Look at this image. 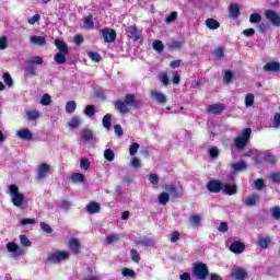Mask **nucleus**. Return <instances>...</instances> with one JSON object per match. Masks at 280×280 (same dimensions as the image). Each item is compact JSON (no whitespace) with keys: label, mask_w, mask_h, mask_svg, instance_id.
<instances>
[{"label":"nucleus","mask_w":280,"mask_h":280,"mask_svg":"<svg viewBox=\"0 0 280 280\" xmlns=\"http://www.w3.org/2000/svg\"><path fill=\"white\" fill-rule=\"evenodd\" d=\"M114 108L120 115H128V113H130V108L139 110L141 108V102L137 100V95L128 93L125 95V100H117L114 103Z\"/></svg>","instance_id":"1"},{"label":"nucleus","mask_w":280,"mask_h":280,"mask_svg":"<svg viewBox=\"0 0 280 280\" xmlns=\"http://www.w3.org/2000/svg\"><path fill=\"white\" fill-rule=\"evenodd\" d=\"M43 57L40 56H33L31 59L26 60L24 78L32 79L34 75H38V67L36 65H43Z\"/></svg>","instance_id":"2"},{"label":"nucleus","mask_w":280,"mask_h":280,"mask_svg":"<svg viewBox=\"0 0 280 280\" xmlns=\"http://www.w3.org/2000/svg\"><path fill=\"white\" fill-rule=\"evenodd\" d=\"M9 194L11 196V202L14 207H22L25 202V196L19 191V186L11 184L9 186Z\"/></svg>","instance_id":"3"},{"label":"nucleus","mask_w":280,"mask_h":280,"mask_svg":"<svg viewBox=\"0 0 280 280\" xmlns=\"http://www.w3.org/2000/svg\"><path fill=\"white\" fill-rule=\"evenodd\" d=\"M70 253L67 250H56L52 252L46 259V264H61V261H67L70 257Z\"/></svg>","instance_id":"4"},{"label":"nucleus","mask_w":280,"mask_h":280,"mask_svg":"<svg viewBox=\"0 0 280 280\" xmlns=\"http://www.w3.org/2000/svg\"><path fill=\"white\" fill-rule=\"evenodd\" d=\"M253 130L250 128H245L242 132V136L234 139V145L237 148V150H244V148L248 145Z\"/></svg>","instance_id":"5"},{"label":"nucleus","mask_w":280,"mask_h":280,"mask_svg":"<svg viewBox=\"0 0 280 280\" xmlns=\"http://www.w3.org/2000/svg\"><path fill=\"white\" fill-rule=\"evenodd\" d=\"M192 272L198 280H205L209 277V267L205 262H198L194 266Z\"/></svg>","instance_id":"6"},{"label":"nucleus","mask_w":280,"mask_h":280,"mask_svg":"<svg viewBox=\"0 0 280 280\" xmlns=\"http://www.w3.org/2000/svg\"><path fill=\"white\" fill-rule=\"evenodd\" d=\"M51 171V165L47 163H42L37 166V172L35 178L37 180H43V178H47V174Z\"/></svg>","instance_id":"7"},{"label":"nucleus","mask_w":280,"mask_h":280,"mask_svg":"<svg viewBox=\"0 0 280 280\" xmlns=\"http://www.w3.org/2000/svg\"><path fill=\"white\" fill-rule=\"evenodd\" d=\"M206 187L210 194H220L223 189V184L220 179H211L207 183Z\"/></svg>","instance_id":"8"},{"label":"nucleus","mask_w":280,"mask_h":280,"mask_svg":"<svg viewBox=\"0 0 280 280\" xmlns=\"http://www.w3.org/2000/svg\"><path fill=\"white\" fill-rule=\"evenodd\" d=\"M101 34L105 43H115L117 40V32L113 28L105 27L101 30Z\"/></svg>","instance_id":"9"},{"label":"nucleus","mask_w":280,"mask_h":280,"mask_svg":"<svg viewBox=\"0 0 280 280\" xmlns=\"http://www.w3.org/2000/svg\"><path fill=\"white\" fill-rule=\"evenodd\" d=\"M231 275L236 280H246V278L248 277V272L246 271V269H242L240 267L233 268Z\"/></svg>","instance_id":"10"},{"label":"nucleus","mask_w":280,"mask_h":280,"mask_svg":"<svg viewBox=\"0 0 280 280\" xmlns=\"http://www.w3.org/2000/svg\"><path fill=\"white\" fill-rule=\"evenodd\" d=\"M230 250L235 255H240L246 250V245L240 241H235L230 245Z\"/></svg>","instance_id":"11"},{"label":"nucleus","mask_w":280,"mask_h":280,"mask_svg":"<svg viewBox=\"0 0 280 280\" xmlns=\"http://www.w3.org/2000/svg\"><path fill=\"white\" fill-rule=\"evenodd\" d=\"M7 250L8 253H13L14 257H21V255H23V249L14 242L7 244Z\"/></svg>","instance_id":"12"},{"label":"nucleus","mask_w":280,"mask_h":280,"mask_svg":"<svg viewBox=\"0 0 280 280\" xmlns=\"http://www.w3.org/2000/svg\"><path fill=\"white\" fill-rule=\"evenodd\" d=\"M264 71L267 73L273 72V73H279L280 70V62L279 61H272L268 62L265 66H262Z\"/></svg>","instance_id":"13"},{"label":"nucleus","mask_w":280,"mask_h":280,"mask_svg":"<svg viewBox=\"0 0 280 280\" xmlns=\"http://www.w3.org/2000/svg\"><path fill=\"white\" fill-rule=\"evenodd\" d=\"M229 14L230 19H234V21L240 19V14H242V12L240 11V4L231 3L229 5Z\"/></svg>","instance_id":"14"},{"label":"nucleus","mask_w":280,"mask_h":280,"mask_svg":"<svg viewBox=\"0 0 280 280\" xmlns=\"http://www.w3.org/2000/svg\"><path fill=\"white\" fill-rule=\"evenodd\" d=\"M207 110L211 115H222L224 113V104H212L207 107Z\"/></svg>","instance_id":"15"},{"label":"nucleus","mask_w":280,"mask_h":280,"mask_svg":"<svg viewBox=\"0 0 280 280\" xmlns=\"http://www.w3.org/2000/svg\"><path fill=\"white\" fill-rule=\"evenodd\" d=\"M127 33L129 34V38H131V40H133L135 43H137V40L141 38V33H139V28H137V26L135 25L128 26Z\"/></svg>","instance_id":"16"},{"label":"nucleus","mask_w":280,"mask_h":280,"mask_svg":"<svg viewBox=\"0 0 280 280\" xmlns=\"http://www.w3.org/2000/svg\"><path fill=\"white\" fill-rule=\"evenodd\" d=\"M151 97L162 106L167 103V96L159 91H151Z\"/></svg>","instance_id":"17"},{"label":"nucleus","mask_w":280,"mask_h":280,"mask_svg":"<svg viewBox=\"0 0 280 280\" xmlns=\"http://www.w3.org/2000/svg\"><path fill=\"white\" fill-rule=\"evenodd\" d=\"M85 209L88 213H91L92 215L102 211V207L100 206V203H97V201H91L86 205Z\"/></svg>","instance_id":"18"},{"label":"nucleus","mask_w":280,"mask_h":280,"mask_svg":"<svg viewBox=\"0 0 280 280\" xmlns=\"http://www.w3.org/2000/svg\"><path fill=\"white\" fill-rule=\"evenodd\" d=\"M55 46L59 50V54H69V46L65 40L60 38L55 39Z\"/></svg>","instance_id":"19"},{"label":"nucleus","mask_w":280,"mask_h":280,"mask_svg":"<svg viewBox=\"0 0 280 280\" xmlns=\"http://www.w3.org/2000/svg\"><path fill=\"white\" fill-rule=\"evenodd\" d=\"M222 191L226 196H235V194H237V184H232V185L223 184Z\"/></svg>","instance_id":"20"},{"label":"nucleus","mask_w":280,"mask_h":280,"mask_svg":"<svg viewBox=\"0 0 280 280\" xmlns=\"http://www.w3.org/2000/svg\"><path fill=\"white\" fill-rule=\"evenodd\" d=\"M18 137L23 141H32L34 139V136L32 135V131H30V129H20L18 131Z\"/></svg>","instance_id":"21"},{"label":"nucleus","mask_w":280,"mask_h":280,"mask_svg":"<svg viewBox=\"0 0 280 280\" xmlns=\"http://www.w3.org/2000/svg\"><path fill=\"white\" fill-rule=\"evenodd\" d=\"M247 168H248V164L244 160H241L231 165L232 172H244V170H247Z\"/></svg>","instance_id":"22"},{"label":"nucleus","mask_w":280,"mask_h":280,"mask_svg":"<svg viewBox=\"0 0 280 280\" xmlns=\"http://www.w3.org/2000/svg\"><path fill=\"white\" fill-rule=\"evenodd\" d=\"M69 249L74 255H79L80 254V241H78V238H70L69 240Z\"/></svg>","instance_id":"23"},{"label":"nucleus","mask_w":280,"mask_h":280,"mask_svg":"<svg viewBox=\"0 0 280 280\" xmlns=\"http://www.w3.org/2000/svg\"><path fill=\"white\" fill-rule=\"evenodd\" d=\"M165 190L171 194L172 198H182L183 197V191H178V188L174 185H166Z\"/></svg>","instance_id":"24"},{"label":"nucleus","mask_w":280,"mask_h":280,"mask_svg":"<svg viewBox=\"0 0 280 280\" xmlns=\"http://www.w3.org/2000/svg\"><path fill=\"white\" fill-rule=\"evenodd\" d=\"M136 246H143L144 248H150L154 246V241H152V238L149 237L139 238L136 241Z\"/></svg>","instance_id":"25"},{"label":"nucleus","mask_w":280,"mask_h":280,"mask_svg":"<svg viewBox=\"0 0 280 280\" xmlns=\"http://www.w3.org/2000/svg\"><path fill=\"white\" fill-rule=\"evenodd\" d=\"M30 40L33 43V45H38L39 47L47 45V38L44 36L33 35L30 37Z\"/></svg>","instance_id":"26"},{"label":"nucleus","mask_w":280,"mask_h":280,"mask_svg":"<svg viewBox=\"0 0 280 280\" xmlns=\"http://www.w3.org/2000/svg\"><path fill=\"white\" fill-rule=\"evenodd\" d=\"M81 139H83V141H93V139H95V135L91 129H82Z\"/></svg>","instance_id":"27"},{"label":"nucleus","mask_w":280,"mask_h":280,"mask_svg":"<svg viewBox=\"0 0 280 280\" xmlns=\"http://www.w3.org/2000/svg\"><path fill=\"white\" fill-rule=\"evenodd\" d=\"M67 56H69V54L57 52L54 56V60H55L56 65H67Z\"/></svg>","instance_id":"28"},{"label":"nucleus","mask_w":280,"mask_h":280,"mask_svg":"<svg viewBox=\"0 0 280 280\" xmlns=\"http://www.w3.org/2000/svg\"><path fill=\"white\" fill-rule=\"evenodd\" d=\"M83 25L85 30H95V23L93 22V14L90 13L88 16H85Z\"/></svg>","instance_id":"29"},{"label":"nucleus","mask_w":280,"mask_h":280,"mask_svg":"<svg viewBox=\"0 0 280 280\" xmlns=\"http://www.w3.org/2000/svg\"><path fill=\"white\" fill-rule=\"evenodd\" d=\"M214 60H222L224 58V46H219L212 50Z\"/></svg>","instance_id":"30"},{"label":"nucleus","mask_w":280,"mask_h":280,"mask_svg":"<svg viewBox=\"0 0 280 280\" xmlns=\"http://www.w3.org/2000/svg\"><path fill=\"white\" fill-rule=\"evenodd\" d=\"M206 26L209 30H218L220 27V22H218V20L215 19L209 18L206 20Z\"/></svg>","instance_id":"31"},{"label":"nucleus","mask_w":280,"mask_h":280,"mask_svg":"<svg viewBox=\"0 0 280 280\" xmlns=\"http://www.w3.org/2000/svg\"><path fill=\"white\" fill-rule=\"evenodd\" d=\"M234 80H235V73L231 70H226L223 75V82H225V84H231V82H233Z\"/></svg>","instance_id":"32"},{"label":"nucleus","mask_w":280,"mask_h":280,"mask_svg":"<svg viewBox=\"0 0 280 280\" xmlns=\"http://www.w3.org/2000/svg\"><path fill=\"white\" fill-rule=\"evenodd\" d=\"M258 199H259V196L252 195V197L244 200V205H246V207H255V205H257Z\"/></svg>","instance_id":"33"},{"label":"nucleus","mask_w":280,"mask_h":280,"mask_svg":"<svg viewBox=\"0 0 280 280\" xmlns=\"http://www.w3.org/2000/svg\"><path fill=\"white\" fill-rule=\"evenodd\" d=\"M270 237L267 236V237H260L257 242V246H259L260 248L262 249H266L268 248V245L270 244Z\"/></svg>","instance_id":"34"},{"label":"nucleus","mask_w":280,"mask_h":280,"mask_svg":"<svg viewBox=\"0 0 280 280\" xmlns=\"http://www.w3.org/2000/svg\"><path fill=\"white\" fill-rule=\"evenodd\" d=\"M75 108H78V104L75 103V101L67 102L66 113H69L71 115L72 113H75Z\"/></svg>","instance_id":"35"},{"label":"nucleus","mask_w":280,"mask_h":280,"mask_svg":"<svg viewBox=\"0 0 280 280\" xmlns=\"http://www.w3.org/2000/svg\"><path fill=\"white\" fill-rule=\"evenodd\" d=\"M88 56L92 62H101L102 61V55H100V52H97V51H89Z\"/></svg>","instance_id":"36"},{"label":"nucleus","mask_w":280,"mask_h":280,"mask_svg":"<svg viewBox=\"0 0 280 280\" xmlns=\"http://www.w3.org/2000/svg\"><path fill=\"white\" fill-rule=\"evenodd\" d=\"M104 159H106L109 163H113V161H115V151L112 149H106L104 151Z\"/></svg>","instance_id":"37"},{"label":"nucleus","mask_w":280,"mask_h":280,"mask_svg":"<svg viewBox=\"0 0 280 280\" xmlns=\"http://www.w3.org/2000/svg\"><path fill=\"white\" fill-rule=\"evenodd\" d=\"M262 161H265V163H270L271 165H275L277 163V158H275V155L270 153H265L262 156Z\"/></svg>","instance_id":"38"},{"label":"nucleus","mask_w":280,"mask_h":280,"mask_svg":"<svg viewBox=\"0 0 280 280\" xmlns=\"http://www.w3.org/2000/svg\"><path fill=\"white\" fill-rule=\"evenodd\" d=\"M189 222L192 226H200V222H202V218L198 214H194L189 218Z\"/></svg>","instance_id":"39"},{"label":"nucleus","mask_w":280,"mask_h":280,"mask_svg":"<svg viewBox=\"0 0 280 280\" xmlns=\"http://www.w3.org/2000/svg\"><path fill=\"white\" fill-rule=\"evenodd\" d=\"M3 82L7 84V86H13L14 85V80H12V75L10 72H4L3 73Z\"/></svg>","instance_id":"40"},{"label":"nucleus","mask_w":280,"mask_h":280,"mask_svg":"<svg viewBox=\"0 0 280 280\" xmlns=\"http://www.w3.org/2000/svg\"><path fill=\"white\" fill-rule=\"evenodd\" d=\"M110 121H113V116L110 114H106L103 117V126L104 128H106L107 130H110Z\"/></svg>","instance_id":"41"},{"label":"nucleus","mask_w":280,"mask_h":280,"mask_svg":"<svg viewBox=\"0 0 280 280\" xmlns=\"http://www.w3.org/2000/svg\"><path fill=\"white\" fill-rule=\"evenodd\" d=\"M255 104V95L248 93L245 96V106L247 108H250V106H253Z\"/></svg>","instance_id":"42"},{"label":"nucleus","mask_w":280,"mask_h":280,"mask_svg":"<svg viewBox=\"0 0 280 280\" xmlns=\"http://www.w3.org/2000/svg\"><path fill=\"white\" fill-rule=\"evenodd\" d=\"M129 255L135 264H139L141 261V255H139V252H137V249H131Z\"/></svg>","instance_id":"43"},{"label":"nucleus","mask_w":280,"mask_h":280,"mask_svg":"<svg viewBox=\"0 0 280 280\" xmlns=\"http://www.w3.org/2000/svg\"><path fill=\"white\" fill-rule=\"evenodd\" d=\"M26 115H27L30 121H36V119H38V117H40V114L36 109L28 110L26 113Z\"/></svg>","instance_id":"44"},{"label":"nucleus","mask_w":280,"mask_h":280,"mask_svg":"<svg viewBox=\"0 0 280 280\" xmlns=\"http://www.w3.org/2000/svg\"><path fill=\"white\" fill-rule=\"evenodd\" d=\"M72 183H84V174L74 173L71 175Z\"/></svg>","instance_id":"45"},{"label":"nucleus","mask_w":280,"mask_h":280,"mask_svg":"<svg viewBox=\"0 0 280 280\" xmlns=\"http://www.w3.org/2000/svg\"><path fill=\"white\" fill-rule=\"evenodd\" d=\"M68 126L72 129L80 128V118L78 116H73Z\"/></svg>","instance_id":"46"},{"label":"nucleus","mask_w":280,"mask_h":280,"mask_svg":"<svg viewBox=\"0 0 280 280\" xmlns=\"http://www.w3.org/2000/svg\"><path fill=\"white\" fill-rule=\"evenodd\" d=\"M159 202L160 205H167V202H170V194L161 192L159 195Z\"/></svg>","instance_id":"47"},{"label":"nucleus","mask_w":280,"mask_h":280,"mask_svg":"<svg viewBox=\"0 0 280 280\" xmlns=\"http://www.w3.org/2000/svg\"><path fill=\"white\" fill-rule=\"evenodd\" d=\"M86 117H95V105H88L84 109Z\"/></svg>","instance_id":"48"},{"label":"nucleus","mask_w":280,"mask_h":280,"mask_svg":"<svg viewBox=\"0 0 280 280\" xmlns=\"http://www.w3.org/2000/svg\"><path fill=\"white\" fill-rule=\"evenodd\" d=\"M176 19H178V12L173 11L168 15H166L165 22L166 23H174V21H176Z\"/></svg>","instance_id":"49"},{"label":"nucleus","mask_w":280,"mask_h":280,"mask_svg":"<svg viewBox=\"0 0 280 280\" xmlns=\"http://www.w3.org/2000/svg\"><path fill=\"white\" fill-rule=\"evenodd\" d=\"M42 106H49L51 104V95L44 94L40 100Z\"/></svg>","instance_id":"50"},{"label":"nucleus","mask_w":280,"mask_h":280,"mask_svg":"<svg viewBox=\"0 0 280 280\" xmlns=\"http://www.w3.org/2000/svg\"><path fill=\"white\" fill-rule=\"evenodd\" d=\"M122 277H130V279H135V277H137V273L132 269L124 268L122 269Z\"/></svg>","instance_id":"51"},{"label":"nucleus","mask_w":280,"mask_h":280,"mask_svg":"<svg viewBox=\"0 0 280 280\" xmlns=\"http://www.w3.org/2000/svg\"><path fill=\"white\" fill-rule=\"evenodd\" d=\"M39 226L44 233H54V229H51V225H49L47 222H40Z\"/></svg>","instance_id":"52"},{"label":"nucleus","mask_w":280,"mask_h":280,"mask_svg":"<svg viewBox=\"0 0 280 280\" xmlns=\"http://www.w3.org/2000/svg\"><path fill=\"white\" fill-rule=\"evenodd\" d=\"M137 152H139V143L133 142L129 147V154H130V156H135V154H137Z\"/></svg>","instance_id":"53"},{"label":"nucleus","mask_w":280,"mask_h":280,"mask_svg":"<svg viewBox=\"0 0 280 280\" xmlns=\"http://www.w3.org/2000/svg\"><path fill=\"white\" fill-rule=\"evenodd\" d=\"M119 240H121V237L119 235H115V234L108 235L106 237L107 244H116V242H119Z\"/></svg>","instance_id":"54"},{"label":"nucleus","mask_w":280,"mask_h":280,"mask_svg":"<svg viewBox=\"0 0 280 280\" xmlns=\"http://www.w3.org/2000/svg\"><path fill=\"white\" fill-rule=\"evenodd\" d=\"M153 49H154L155 51L161 52V51H163V49H165V46L163 45V42H161V40H155V42H153Z\"/></svg>","instance_id":"55"},{"label":"nucleus","mask_w":280,"mask_h":280,"mask_svg":"<svg viewBox=\"0 0 280 280\" xmlns=\"http://www.w3.org/2000/svg\"><path fill=\"white\" fill-rule=\"evenodd\" d=\"M255 187L258 189V191H261V189H266V182H264L261 178H258L255 180Z\"/></svg>","instance_id":"56"},{"label":"nucleus","mask_w":280,"mask_h":280,"mask_svg":"<svg viewBox=\"0 0 280 280\" xmlns=\"http://www.w3.org/2000/svg\"><path fill=\"white\" fill-rule=\"evenodd\" d=\"M80 167H81V170H89V167H91V161H89V159H84V158H82L81 160H80Z\"/></svg>","instance_id":"57"},{"label":"nucleus","mask_w":280,"mask_h":280,"mask_svg":"<svg viewBox=\"0 0 280 280\" xmlns=\"http://www.w3.org/2000/svg\"><path fill=\"white\" fill-rule=\"evenodd\" d=\"M249 22H252V23H261V14L252 13L250 16H249Z\"/></svg>","instance_id":"58"},{"label":"nucleus","mask_w":280,"mask_h":280,"mask_svg":"<svg viewBox=\"0 0 280 280\" xmlns=\"http://www.w3.org/2000/svg\"><path fill=\"white\" fill-rule=\"evenodd\" d=\"M20 242L22 246H32V241H30V238L26 235H20Z\"/></svg>","instance_id":"59"},{"label":"nucleus","mask_w":280,"mask_h":280,"mask_svg":"<svg viewBox=\"0 0 280 280\" xmlns=\"http://www.w3.org/2000/svg\"><path fill=\"white\" fill-rule=\"evenodd\" d=\"M209 156H210V159H218V156H220V151H218V148H215V147L210 148Z\"/></svg>","instance_id":"60"},{"label":"nucleus","mask_w":280,"mask_h":280,"mask_svg":"<svg viewBox=\"0 0 280 280\" xmlns=\"http://www.w3.org/2000/svg\"><path fill=\"white\" fill-rule=\"evenodd\" d=\"M271 215H272L273 220H280V208H279V206H276V207L272 208Z\"/></svg>","instance_id":"61"},{"label":"nucleus","mask_w":280,"mask_h":280,"mask_svg":"<svg viewBox=\"0 0 280 280\" xmlns=\"http://www.w3.org/2000/svg\"><path fill=\"white\" fill-rule=\"evenodd\" d=\"M149 182L151 183V185H159V175H156L155 173L150 174Z\"/></svg>","instance_id":"62"},{"label":"nucleus","mask_w":280,"mask_h":280,"mask_svg":"<svg viewBox=\"0 0 280 280\" xmlns=\"http://www.w3.org/2000/svg\"><path fill=\"white\" fill-rule=\"evenodd\" d=\"M269 178L272 180V183L280 184V173H271Z\"/></svg>","instance_id":"63"},{"label":"nucleus","mask_w":280,"mask_h":280,"mask_svg":"<svg viewBox=\"0 0 280 280\" xmlns=\"http://www.w3.org/2000/svg\"><path fill=\"white\" fill-rule=\"evenodd\" d=\"M273 128H280V114L277 113L273 116Z\"/></svg>","instance_id":"64"}]
</instances>
